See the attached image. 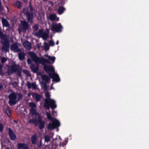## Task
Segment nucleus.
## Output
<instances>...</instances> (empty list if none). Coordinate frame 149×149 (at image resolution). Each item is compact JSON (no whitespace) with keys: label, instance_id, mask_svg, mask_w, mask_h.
Wrapping results in <instances>:
<instances>
[{"label":"nucleus","instance_id":"nucleus-13","mask_svg":"<svg viewBox=\"0 0 149 149\" xmlns=\"http://www.w3.org/2000/svg\"><path fill=\"white\" fill-rule=\"evenodd\" d=\"M11 50L15 52H18L22 51L21 49L19 48L17 45V43H14L12 44L10 47Z\"/></svg>","mask_w":149,"mask_h":149},{"label":"nucleus","instance_id":"nucleus-46","mask_svg":"<svg viewBox=\"0 0 149 149\" xmlns=\"http://www.w3.org/2000/svg\"><path fill=\"white\" fill-rule=\"evenodd\" d=\"M31 86H32V87L33 88H34V89H36V87H37V86L36 85V84L34 83H31Z\"/></svg>","mask_w":149,"mask_h":149},{"label":"nucleus","instance_id":"nucleus-26","mask_svg":"<svg viewBox=\"0 0 149 149\" xmlns=\"http://www.w3.org/2000/svg\"><path fill=\"white\" fill-rule=\"evenodd\" d=\"M65 10L64 8L59 6L57 10V13L59 15H61L64 12Z\"/></svg>","mask_w":149,"mask_h":149},{"label":"nucleus","instance_id":"nucleus-21","mask_svg":"<svg viewBox=\"0 0 149 149\" xmlns=\"http://www.w3.org/2000/svg\"><path fill=\"white\" fill-rule=\"evenodd\" d=\"M30 68L34 73H37L38 70L39 68L38 66L35 67L33 64H32L31 65Z\"/></svg>","mask_w":149,"mask_h":149},{"label":"nucleus","instance_id":"nucleus-33","mask_svg":"<svg viewBox=\"0 0 149 149\" xmlns=\"http://www.w3.org/2000/svg\"><path fill=\"white\" fill-rule=\"evenodd\" d=\"M44 48L46 51L48 50L49 49V46L48 43L45 42L44 43Z\"/></svg>","mask_w":149,"mask_h":149},{"label":"nucleus","instance_id":"nucleus-27","mask_svg":"<svg viewBox=\"0 0 149 149\" xmlns=\"http://www.w3.org/2000/svg\"><path fill=\"white\" fill-rule=\"evenodd\" d=\"M43 29H40L38 32H36L34 33V35L40 37H41L42 34H43Z\"/></svg>","mask_w":149,"mask_h":149},{"label":"nucleus","instance_id":"nucleus-32","mask_svg":"<svg viewBox=\"0 0 149 149\" xmlns=\"http://www.w3.org/2000/svg\"><path fill=\"white\" fill-rule=\"evenodd\" d=\"M22 68L20 66L18 70H17L16 72H17V75L19 77H20L21 76L22 72Z\"/></svg>","mask_w":149,"mask_h":149},{"label":"nucleus","instance_id":"nucleus-44","mask_svg":"<svg viewBox=\"0 0 149 149\" xmlns=\"http://www.w3.org/2000/svg\"><path fill=\"white\" fill-rule=\"evenodd\" d=\"M49 44L50 46H54L55 44L54 42L52 40H50L49 41Z\"/></svg>","mask_w":149,"mask_h":149},{"label":"nucleus","instance_id":"nucleus-57","mask_svg":"<svg viewBox=\"0 0 149 149\" xmlns=\"http://www.w3.org/2000/svg\"><path fill=\"white\" fill-rule=\"evenodd\" d=\"M6 149H10V148L9 147H7Z\"/></svg>","mask_w":149,"mask_h":149},{"label":"nucleus","instance_id":"nucleus-1","mask_svg":"<svg viewBox=\"0 0 149 149\" xmlns=\"http://www.w3.org/2000/svg\"><path fill=\"white\" fill-rule=\"evenodd\" d=\"M30 111L32 114V116L35 115L37 118H32L29 120V123H33L36 126H37L39 124V128L40 130L43 129L45 125V122L42 120V117L41 115L37 113L36 110L35 108H31Z\"/></svg>","mask_w":149,"mask_h":149},{"label":"nucleus","instance_id":"nucleus-20","mask_svg":"<svg viewBox=\"0 0 149 149\" xmlns=\"http://www.w3.org/2000/svg\"><path fill=\"white\" fill-rule=\"evenodd\" d=\"M1 22L3 26L8 27L10 26L9 24L8 21L4 17L2 18Z\"/></svg>","mask_w":149,"mask_h":149},{"label":"nucleus","instance_id":"nucleus-38","mask_svg":"<svg viewBox=\"0 0 149 149\" xmlns=\"http://www.w3.org/2000/svg\"><path fill=\"white\" fill-rule=\"evenodd\" d=\"M30 10V12H33V11L34 10V8H33L32 7V5L31 4V3L30 2L29 3V6H28Z\"/></svg>","mask_w":149,"mask_h":149},{"label":"nucleus","instance_id":"nucleus-12","mask_svg":"<svg viewBox=\"0 0 149 149\" xmlns=\"http://www.w3.org/2000/svg\"><path fill=\"white\" fill-rule=\"evenodd\" d=\"M43 69L47 73H48L49 72H51L54 73L55 72V70L53 66H50L48 65H43Z\"/></svg>","mask_w":149,"mask_h":149},{"label":"nucleus","instance_id":"nucleus-19","mask_svg":"<svg viewBox=\"0 0 149 149\" xmlns=\"http://www.w3.org/2000/svg\"><path fill=\"white\" fill-rule=\"evenodd\" d=\"M23 45L28 50H30L31 48V44L28 41H25L24 42Z\"/></svg>","mask_w":149,"mask_h":149},{"label":"nucleus","instance_id":"nucleus-31","mask_svg":"<svg viewBox=\"0 0 149 149\" xmlns=\"http://www.w3.org/2000/svg\"><path fill=\"white\" fill-rule=\"evenodd\" d=\"M29 106L31 108H35L37 107L36 104L32 102H30L29 103Z\"/></svg>","mask_w":149,"mask_h":149},{"label":"nucleus","instance_id":"nucleus-54","mask_svg":"<svg viewBox=\"0 0 149 149\" xmlns=\"http://www.w3.org/2000/svg\"><path fill=\"white\" fill-rule=\"evenodd\" d=\"M6 8H7V9L9 11V8H8V7L7 6H6Z\"/></svg>","mask_w":149,"mask_h":149},{"label":"nucleus","instance_id":"nucleus-22","mask_svg":"<svg viewBox=\"0 0 149 149\" xmlns=\"http://www.w3.org/2000/svg\"><path fill=\"white\" fill-rule=\"evenodd\" d=\"M49 19L51 21H58L59 19V18L57 17L56 14H52L50 15Z\"/></svg>","mask_w":149,"mask_h":149},{"label":"nucleus","instance_id":"nucleus-41","mask_svg":"<svg viewBox=\"0 0 149 149\" xmlns=\"http://www.w3.org/2000/svg\"><path fill=\"white\" fill-rule=\"evenodd\" d=\"M4 126L1 123H0V133L3 132V130Z\"/></svg>","mask_w":149,"mask_h":149},{"label":"nucleus","instance_id":"nucleus-10","mask_svg":"<svg viewBox=\"0 0 149 149\" xmlns=\"http://www.w3.org/2000/svg\"><path fill=\"white\" fill-rule=\"evenodd\" d=\"M20 23V27L23 31H26L27 30L29 29V25L26 21H21Z\"/></svg>","mask_w":149,"mask_h":149},{"label":"nucleus","instance_id":"nucleus-47","mask_svg":"<svg viewBox=\"0 0 149 149\" xmlns=\"http://www.w3.org/2000/svg\"><path fill=\"white\" fill-rule=\"evenodd\" d=\"M27 62L28 64H31V59L28 58L27 60Z\"/></svg>","mask_w":149,"mask_h":149},{"label":"nucleus","instance_id":"nucleus-36","mask_svg":"<svg viewBox=\"0 0 149 149\" xmlns=\"http://www.w3.org/2000/svg\"><path fill=\"white\" fill-rule=\"evenodd\" d=\"M23 72L28 77H29L31 76V74L29 73V71L27 70H23Z\"/></svg>","mask_w":149,"mask_h":149},{"label":"nucleus","instance_id":"nucleus-42","mask_svg":"<svg viewBox=\"0 0 149 149\" xmlns=\"http://www.w3.org/2000/svg\"><path fill=\"white\" fill-rule=\"evenodd\" d=\"M48 59H49L51 60L53 62H54L55 61V57L54 56H48Z\"/></svg>","mask_w":149,"mask_h":149},{"label":"nucleus","instance_id":"nucleus-56","mask_svg":"<svg viewBox=\"0 0 149 149\" xmlns=\"http://www.w3.org/2000/svg\"><path fill=\"white\" fill-rule=\"evenodd\" d=\"M14 83H15V84H17V82H16V81H15L14 82Z\"/></svg>","mask_w":149,"mask_h":149},{"label":"nucleus","instance_id":"nucleus-43","mask_svg":"<svg viewBox=\"0 0 149 149\" xmlns=\"http://www.w3.org/2000/svg\"><path fill=\"white\" fill-rule=\"evenodd\" d=\"M7 61V59L5 57H2L1 59V62L2 64L4 63Z\"/></svg>","mask_w":149,"mask_h":149},{"label":"nucleus","instance_id":"nucleus-4","mask_svg":"<svg viewBox=\"0 0 149 149\" xmlns=\"http://www.w3.org/2000/svg\"><path fill=\"white\" fill-rule=\"evenodd\" d=\"M45 103L44 105V106L47 109H49L50 107L52 110V113H56V111H54V110L56 107L57 105L55 101L53 99H50L49 100H48L47 99H45L44 100Z\"/></svg>","mask_w":149,"mask_h":149},{"label":"nucleus","instance_id":"nucleus-16","mask_svg":"<svg viewBox=\"0 0 149 149\" xmlns=\"http://www.w3.org/2000/svg\"><path fill=\"white\" fill-rule=\"evenodd\" d=\"M33 98L35 100L36 102H39L42 98V96L36 93H34L32 95Z\"/></svg>","mask_w":149,"mask_h":149},{"label":"nucleus","instance_id":"nucleus-29","mask_svg":"<svg viewBox=\"0 0 149 149\" xmlns=\"http://www.w3.org/2000/svg\"><path fill=\"white\" fill-rule=\"evenodd\" d=\"M47 83L44 82H42L41 83V87L43 89L44 91H46L47 90Z\"/></svg>","mask_w":149,"mask_h":149},{"label":"nucleus","instance_id":"nucleus-28","mask_svg":"<svg viewBox=\"0 0 149 149\" xmlns=\"http://www.w3.org/2000/svg\"><path fill=\"white\" fill-rule=\"evenodd\" d=\"M15 6L17 8L20 9L22 7L21 3L19 1H17L15 3Z\"/></svg>","mask_w":149,"mask_h":149},{"label":"nucleus","instance_id":"nucleus-51","mask_svg":"<svg viewBox=\"0 0 149 149\" xmlns=\"http://www.w3.org/2000/svg\"><path fill=\"white\" fill-rule=\"evenodd\" d=\"M23 1L25 3H26L28 2V0H23Z\"/></svg>","mask_w":149,"mask_h":149},{"label":"nucleus","instance_id":"nucleus-15","mask_svg":"<svg viewBox=\"0 0 149 149\" xmlns=\"http://www.w3.org/2000/svg\"><path fill=\"white\" fill-rule=\"evenodd\" d=\"M18 53V56L19 59L20 61L24 60L26 56V54L24 52H22V51Z\"/></svg>","mask_w":149,"mask_h":149},{"label":"nucleus","instance_id":"nucleus-50","mask_svg":"<svg viewBox=\"0 0 149 149\" xmlns=\"http://www.w3.org/2000/svg\"><path fill=\"white\" fill-rule=\"evenodd\" d=\"M3 89V86L1 84H0V90H2Z\"/></svg>","mask_w":149,"mask_h":149},{"label":"nucleus","instance_id":"nucleus-39","mask_svg":"<svg viewBox=\"0 0 149 149\" xmlns=\"http://www.w3.org/2000/svg\"><path fill=\"white\" fill-rule=\"evenodd\" d=\"M18 95L17 101L20 100L23 97V95L20 93H18L17 94Z\"/></svg>","mask_w":149,"mask_h":149},{"label":"nucleus","instance_id":"nucleus-9","mask_svg":"<svg viewBox=\"0 0 149 149\" xmlns=\"http://www.w3.org/2000/svg\"><path fill=\"white\" fill-rule=\"evenodd\" d=\"M49 75L50 78H52V81H55L56 82H59L60 80L58 75L54 72V73H49Z\"/></svg>","mask_w":149,"mask_h":149},{"label":"nucleus","instance_id":"nucleus-53","mask_svg":"<svg viewBox=\"0 0 149 149\" xmlns=\"http://www.w3.org/2000/svg\"><path fill=\"white\" fill-rule=\"evenodd\" d=\"M13 121H14V122L15 123H17V120H14Z\"/></svg>","mask_w":149,"mask_h":149},{"label":"nucleus","instance_id":"nucleus-24","mask_svg":"<svg viewBox=\"0 0 149 149\" xmlns=\"http://www.w3.org/2000/svg\"><path fill=\"white\" fill-rule=\"evenodd\" d=\"M46 113L47 116V118L50 121H52L56 120H57L55 118L52 117L49 113H48L47 112H46Z\"/></svg>","mask_w":149,"mask_h":149},{"label":"nucleus","instance_id":"nucleus-3","mask_svg":"<svg viewBox=\"0 0 149 149\" xmlns=\"http://www.w3.org/2000/svg\"><path fill=\"white\" fill-rule=\"evenodd\" d=\"M8 36L4 34L0 28V38L1 40V42L2 45V49L6 52L9 51L10 44L9 39L7 38Z\"/></svg>","mask_w":149,"mask_h":149},{"label":"nucleus","instance_id":"nucleus-30","mask_svg":"<svg viewBox=\"0 0 149 149\" xmlns=\"http://www.w3.org/2000/svg\"><path fill=\"white\" fill-rule=\"evenodd\" d=\"M6 113L7 116L9 118H11V110L8 107L6 109Z\"/></svg>","mask_w":149,"mask_h":149},{"label":"nucleus","instance_id":"nucleus-48","mask_svg":"<svg viewBox=\"0 0 149 149\" xmlns=\"http://www.w3.org/2000/svg\"><path fill=\"white\" fill-rule=\"evenodd\" d=\"M65 145H66V144L64 142H63L62 143L61 142H60L59 144V146H62L63 147H64Z\"/></svg>","mask_w":149,"mask_h":149},{"label":"nucleus","instance_id":"nucleus-55","mask_svg":"<svg viewBox=\"0 0 149 149\" xmlns=\"http://www.w3.org/2000/svg\"><path fill=\"white\" fill-rule=\"evenodd\" d=\"M18 32H19V33H20V29H19L18 30Z\"/></svg>","mask_w":149,"mask_h":149},{"label":"nucleus","instance_id":"nucleus-14","mask_svg":"<svg viewBox=\"0 0 149 149\" xmlns=\"http://www.w3.org/2000/svg\"><path fill=\"white\" fill-rule=\"evenodd\" d=\"M8 134L10 139L12 141L15 140L16 139V136L14 132L10 128H8Z\"/></svg>","mask_w":149,"mask_h":149},{"label":"nucleus","instance_id":"nucleus-8","mask_svg":"<svg viewBox=\"0 0 149 149\" xmlns=\"http://www.w3.org/2000/svg\"><path fill=\"white\" fill-rule=\"evenodd\" d=\"M52 123H49L48 125L47 128L49 130H53L59 127L60 123L59 121L57 120L52 121Z\"/></svg>","mask_w":149,"mask_h":149},{"label":"nucleus","instance_id":"nucleus-5","mask_svg":"<svg viewBox=\"0 0 149 149\" xmlns=\"http://www.w3.org/2000/svg\"><path fill=\"white\" fill-rule=\"evenodd\" d=\"M51 29L53 32L61 33L63 31V27L60 23H53Z\"/></svg>","mask_w":149,"mask_h":149},{"label":"nucleus","instance_id":"nucleus-25","mask_svg":"<svg viewBox=\"0 0 149 149\" xmlns=\"http://www.w3.org/2000/svg\"><path fill=\"white\" fill-rule=\"evenodd\" d=\"M46 113L47 116V118L50 121H52L56 120H57L55 118L52 117L49 113H48L47 112H46Z\"/></svg>","mask_w":149,"mask_h":149},{"label":"nucleus","instance_id":"nucleus-2","mask_svg":"<svg viewBox=\"0 0 149 149\" xmlns=\"http://www.w3.org/2000/svg\"><path fill=\"white\" fill-rule=\"evenodd\" d=\"M28 54L32 61L36 64L41 63L42 65H46V63L49 64L51 63L48 60L43 57H39L33 52H29L28 53Z\"/></svg>","mask_w":149,"mask_h":149},{"label":"nucleus","instance_id":"nucleus-17","mask_svg":"<svg viewBox=\"0 0 149 149\" xmlns=\"http://www.w3.org/2000/svg\"><path fill=\"white\" fill-rule=\"evenodd\" d=\"M18 148L19 149H28V146L27 144L19 143L17 144Z\"/></svg>","mask_w":149,"mask_h":149},{"label":"nucleus","instance_id":"nucleus-18","mask_svg":"<svg viewBox=\"0 0 149 149\" xmlns=\"http://www.w3.org/2000/svg\"><path fill=\"white\" fill-rule=\"evenodd\" d=\"M41 77L42 80L46 83H48V81L50 80V79L49 77L46 74L41 75Z\"/></svg>","mask_w":149,"mask_h":149},{"label":"nucleus","instance_id":"nucleus-49","mask_svg":"<svg viewBox=\"0 0 149 149\" xmlns=\"http://www.w3.org/2000/svg\"><path fill=\"white\" fill-rule=\"evenodd\" d=\"M3 10V7L2 6L1 1V0H0V11H1Z\"/></svg>","mask_w":149,"mask_h":149},{"label":"nucleus","instance_id":"nucleus-35","mask_svg":"<svg viewBox=\"0 0 149 149\" xmlns=\"http://www.w3.org/2000/svg\"><path fill=\"white\" fill-rule=\"evenodd\" d=\"M48 36V34L45 32H43V34H42L41 37L44 40H46Z\"/></svg>","mask_w":149,"mask_h":149},{"label":"nucleus","instance_id":"nucleus-23","mask_svg":"<svg viewBox=\"0 0 149 149\" xmlns=\"http://www.w3.org/2000/svg\"><path fill=\"white\" fill-rule=\"evenodd\" d=\"M37 140V136L36 134L33 135L31 137V141L33 144H36Z\"/></svg>","mask_w":149,"mask_h":149},{"label":"nucleus","instance_id":"nucleus-52","mask_svg":"<svg viewBox=\"0 0 149 149\" xmlns=\"http://www.w3.org/2000/svg\"><path fill=\"white\" fill-rule=\"evenodd\" d=\"M59 43V41L58 40H57L56 42V45H58Z\"/></svg>","mask_w":149,"mask_h":149},{"label":"nucleus","instance_id":"nucleus-34","mask_svg":"<svg viewBox=\"0 0 149 149\" xmlns=\"http://www.w3.org/2000/svg\"><path fill=\"white\" fill-rule=\"evenodd\" d=\"M32 29L34 31H37L38 29V25L37 24H35L32 26Z\"/></svg>","mask_w":149,"mask_h":149},{"label":"nucleus","instance_id":"nucleus-37","mask_svg":"<svg viewBox=\"0 0 149 149\" xmlns=\"http://www.w3.org/2000/svg\"><path fill=\"white\" fill-rule=\"evenodd\" d=\"M45 142H48L50 140V138L48 135H46L44 137Z\"/></svg>","mask_w":149,"mask_h":149},{"label":"nucleus","instance_id":"nucleus-40","mask_svg":"<svg viewBox=\"0 0 149 149\" xmlns=\"http://www.w3.org/2000/svg\"><path fill=\"white\" fill-rule=\"evenodd\" d=\"M45 95L46 97L47 98V99L48 100H49L50 99H51L50 98V95L48 92H47L45 93Z\"/></svg>","mask_w":149,"mask_h":149},{"label":"nucleus","instance_id":"nucleus-11","mask_svg":"<svg viewBox=\"0 0 149 149\" xmlns=\"http://www.w3.org/2000/svg\"><path fill=\"white\" fill-rule=\"evenodd\" d=\"M34 13L30 12L28 11L26 12V16L28 22L31 23L33 22V19L34 17Z\"/></svg>","mask_w":149,"mask_h":149},{"label":"nucleus","instance_id":"nucleus-45","mask_svg":"<svg viewBox=\"0 0 149 149\" xmlns=\"http://www.w3.org/2000/svg\"><path fill=\"white\" fill-rule=\"evenodd\" d=\"M31 83L29 82H27V86L28 88L30 89L32 87Z\"/></svg>","mask_w":149,"mask_h":149},{"label":"nucleus","instance_id":"nucleus-7","mask_svg":"<svg viewBox=\"0 0 149 149\" xmlns=\"http://www.w3.org/2000/svg\"><path fill=\"white\" fill-rule=\"evenodd\" d=\"M9 99L8 102L10 106H13L17 103V101L16 100L17 97V95L14 92L11 93L8 97Z\"/></svg>","mask_w":149,"mask_h":149},{"label":"nucleus","instance_id":"nucleus-6","mask_svg":"<svg viewBox=\"0 0 149 149\" xmlns=\"http://www.w3.org/2000/svg\"><path fill=\"white\" fill-rule=\"evenodd\" d=\"M20 66L19 65H17L14 63L10 66L8 67L7 72L10 75L16 72L17 70L18 69Z\"/></svg>","mask_w":149,"mask_h":149}]
</instances>
